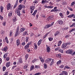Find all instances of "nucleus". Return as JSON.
<instances>
[{
  "mask_svg": "<svg viewBox=\"0 0 75 75\" xmlns=\"http://www.w3.org/2000/svg\"><path fill=\"white\" fill-rule=\"evenodd\" d=\"M15 13L16 14H17V15L20 17L21 16V14H20V11L19 9H16L15 11Z\"/></svg>",
  "mask_w": 75,
  "mask_h": 75,
  "instance_id": "nucleus-1",
  "label": "nucleus"
},
{
  "mask_svg": "<svg viewBox=\"0 0 75 75\" xmlns=\"http://www.w3.org/2000/svg\"><path fill=\"white\" fill-rule=\"evenodd\" d=\"M19 31V26H18L17 29V30L16 31L15 35V37H17L18 35V32Z\"/></svg>",
  "mask_w": 75,
  "mask_h": 75,
  "instance_id": "nucleus-2",
  "label": "nucleus"
},
{
  "mask_svg": "<svg viewBox=\"0 0 75 75\" xmlns=\"http://www.w3.org/2000/svg\"><path fill=\"white\" fill-rule=\"evenodd\" d=\"M24 7H25V6H24L23 5H19L18 9L19 10H21L22 8H24Z\"/></svg>",
  "mask_w": 75,
  "mask_h": 75,
  "instance_id": "nucleus-3",
  "label": "nucleus"
},
{
  "mask_svg": "<svg viewBox=\"0 0 75 75\" xmlns=\"http://www.w3.org/2000/svg\"><path fill=\"white\" fill-rule=\"evenodd\" d=\"M30 9L31 10L30 13H32L34 10L35 9V6H32L30 7Z\"/></svg>",
  "mask_w": 75,
  "mask_h": 75,
  "instance_id": "nucleus-4",
  "label": "nucleus"
},
{
  "mask_svg": "<svg viewBox=\"0 0 75 75\" xmlns=\"http://www.w3.org/2000/svg\"><path fill=\"white\" fill-rule=\"evenodd\" d=\"M72 52H73V51L72 50H68L66 52V53L67 54H71Z\"/></svg>",
  "mask_w": 75,
  "mask_h": 75,
  "instance_id": "nucleus-5",
  "label": "nucleus"
},
{
  "mask_svg": "<svg viewBox=\"0 0 75 75\" xmlns=\"http://www.w3.org/2000/svg\"><path fill=\"white\" fill-rule=\"evenodd\" d=\"M52 60V59L51 58H49V59H47L46 60V61H45V63H50V62Z\"/></svg>",
  "mask_w": 75,
  "mask_h": 75,
  "instance_id": "nucleus-6",
  "label": "nucleus"
},
{
  "mask_svg": "<svg viewBox=\"0 0 75 75\" xmlns=\"http://www.w3.org/2000/svg\"><path fill=\"white\" fill-rule=\"evenodd\" d=\"M59 34H60V32H59V31H57L54 34V36H57V35L58 36L59 35Z\"/></svg>",
  "mask_w": 75,
  "mask_h": 75,
  "instance_id": "nucleus-7",
  "label": "nucleus"
},
{
  "mask_svg": "<svg viewBox=\"0 0 75 75\" xmlns=\"http://www.w3.org/2000/svg\"><path fill=\"white\" fill-rule=\"evenodd\" d=\"M46 46L47 47V52H50V47L48 46V45H46Z\"/></svg>",
  "mask_w": 75,
  "mask_h": 75,
  "instance_id": "nucleus-8",
  "label": "nucleus"
},
{
  "mask_svg": "<svg viewBox=\"0 0 75 75\" xmlns=\"http://www.w3.org/2000/svg\"><path fill=\"white\" fill-rule=\"evenodd\" d=\"M10 62H8L6 63V66L7 68H8V67H9L10 66Z\"/></svg>",
  "mask_w": 75,
  "mask_h": 75,
  "instance_id": "nucleus-9",
  "label": "nucleus"
},
{
  "mask_svg": "<svg viewBox=\"0 0 75 75\" xmlns=\"http://www.w3.org/2000/svg\"><path fill=\"white\" fill-rule=\"evenodd\" d=\"M11 7V5L10 4H8L7 6V8L8 10H10V8Z\"/></svg>",
  "mask_w": 75,
  "mask_h": 75,
  "instance_id": "nucleus-10",
  "label": "nucleus"
},
{
  "mask_svg": "<svg viewBox=\"0 0 75 75\" xmlns=\"http://www.w3.org/2000/svg\"><path fill=\"white\" fill-rule=\"evenodd\" d=\"M8 49V48L6 46L4 48H2L1 49L2 51H7V50Z\"/></svg>",
  "mask_w": 75,
  "mask_h": 75,
  "instance_id": "nucleus-11",
  "label": "nucleus"
},
{
  "mask_svg": "<svg viewBox=\"0 0 75 75\" xmlns=\"http://www.w3.org/2000/svg\"><path fill=\"white\" fill-rule=\"evenodd\" d=\"M62 74L64 75H68V73L65 71H62Z\"/></svg>",
  "mask_w": 75,
  "mask_h": 75,
  "instance_id": "nucleus-12",
  "label": "nucleus"
},
{
  "mask_svg": "<svg viewBox=\"0 0 75 75\" xmlns=\"http://www.w3.org/2000/svg\"><path fill=\"white\" fill-rule=\"evenodd\" d=\"M67 46V44H66V43H64L62 44V48H64L66 47Z\"/></svg>",
  "mask_w": 75,
  "mask_h": 75,
  "instance_id": "nucleus-13",
  "label": "nucleus"
},
{
  "mask_svg": "<svg viewBox=\"0 0 75 75\" xmlns=\"http://www.w3.org/2000/svg\"><path fill=\"white\" fill-rule=\"evenodd\" d=\"M16 45L17 46H19V45H20V40L19 39H18L16 41Z\"/></svg>",
  "mask_w": 75,
  "mask_h": 75,
  "instance_id": "nucleus-14",
  "label": "nucleus"
},
{
  "mask_svg": "<svg viewBox=\"0 0 75 75\" xmlns=\"http://www.w3.org/2000/svg\"><path fill=\"white\" fill-rule=\"evenodd\" d=\"M42 41V40L40 39L39 41H38V46L41 45V42Z\"/></svg>",
  "mask_w": 75,
  "mask_h": 75,
  "instance_id": "nucleus-15",
  "label": "nucleus"
},
{
  "mask_svg": "<svg viewBox=\"0 0 75 75\" xmlns=\"http://www.w3.org/2000/svg\"><path fill=\"white\" fill-rule=\"evenodd\" d=\"M25 28H22L20 29L21 32H22V33L25 31Z\"/></svg>",
  "mask_w": 75,
  "mask_h": 75,
  "instance_id": "nucleus-16",
  "label": "nucleus"
},
{
  "mask_svg": "<svg viewBox=\"0 0 75 75\" xmlns=\"http://www.w3.org/2000/svg\"><path fill=\"white\" fill-rule=\"evenodd\" d=\"M37 10H36L32 14V15L34 17H35V14H36V13H37Z\"/></svg>",
  "mask_w": 75,
  "mask_h": 75,
  "instance_id": "nucleus-17",
  "label": "nucleus"
},
{
  "mask_svg": "<svg viewBox=\"0 0 75 75\" xmlns=\"http://www.w3.org/2000/svg\"><path fill=\"white\" fill-rule=\"evenodd\" d=\"M34 50H36V49H37V44L36 43H34Z\"/></svg>",
  "mask_w": 75,
  "mask_h": 75,
  "instance_id": "nucleus-18",
  "label": "nucleus"
},
{
  "mask_svg": "<svg viewBox=\"0 0 75 75\" xmlns=\"http://www.w3.org/2000/svg\"><path fill=\"white\" fill-rule=\"evenodd\" d=\"M28 48H29V46L28 44H27L25 47L24 49L25 50H26V49H28Z\"/></svg>",
  "mask_w": 75,
  "mask_h": 75,
  "instance_id": "nucleus-19",
  "label": "nucleus"
},
{
  "mask_svg": "<svg viewBox=\"0 0 75 75\" xmlns=\"http://www.w3.org/2000/svg\"><path fill=\"white\" fill-rule=\"evenodd\" d=\"M58 23L59 24H63L64 22L60 20L59 21Z\"/></svg>",
  "mask_w": 75,
  "mask_h": 75,
  "instance_id": "nucleus-20",
  "label": "nucleus"
},
{
  "mask_svg": "<svg viewBox=\"0 0 75 75\" xmlns=\"http://www.w3.org/2000/svg\"><path fill=\"white\" fill-rule=\"evenodd\" d=\"M13 14V12L11 11H10V13H9L8 14V16L9 17H11L12 16V14Z\"/></svg>",
  "mask_w": 75,
  "mask_h": 75,
  "instance_id": "nucleus-21",
  "label": "nucleus"
},
{
  "mask_svg": "<svg viewBox=\"0 0 75 75\" xmlns=\"http://www.w3.org/2000/svg\"><path fill=\"white\" fill-rule=\"evenodd\" d=\"M70 27H75V23H73L70 26Z\"/></svg>",
  "mask_w": 75,
  "mask_h": 75,
  "instance_id": "nucleus-22",
  "label": "nucleus"
},
{
  "mask_svg": "<svg viewBox=\"0 0 75 75\" xmlns=\"http://www.w3.org/2000/svg\"><path fill=\"white\" fill-rule=\"evenodd\" d=\"M61 43H62V42L61 41H59V42L58 46H60V45H61Z\"/></svg>",
  "mask_w": 75,
  "mask_h": 75,
  "instance_id": "nucleus-23",
  "label": "nucleus"
},
{
  "mask_svg": "<svg viewBox=\"0 0 75 75\" xmlns=\"http://www.w3.org/2000/svg\"><path fill=\"white\" fill-rule=\"evenodd\" d=\"M58 11V10H54V9H52L51 10V12H55Z\"/></svg>",
  "mask_w": 75,
  "mask_h": 75,
  "instance_id": "nucleus-24",
  "label": "nucleus"
},
{
  "mask_svg": "<svg viewBox=\"0 0 75 75\" xmlns=\"http://www.w3.org/2000/svg\"><path fill=\"white\" fill-rule=\"evenodd\" d=\"M3 7L2 6H1L0 9H1V12H3Z\"/></svg>",
  "mask_w": 75,
  "mask_h": 75,
  "instance_id": "nucleus-25",
  "label": "nucleus"
},
{
  "mask_svg": "<svg viewBox=\"0 0 75 75\" xmlns=\"http://www.w3.org/2000/svg\"><path fill=\"white\" fill-rule=\"evenodd\" d=\"M75 31V28H73L71 29L70 31H69V33H71L72 31Z\"/></svg>",
  "mask_w": 75,
  "mask_h": 75,
  "instance_id": "nucleus-26",
  "label": "nucleus"
},
{
  "mask_svg": "<svg viewBox=\"0 0 75 75\" xmlns=\"http://www.w3.org/2000/svg\"><path fill=\"white\" fill-rule=\"evenodd\" d=\"M7 53H6L4 55V58H6V57H7Z\"/></svg>",
  "mask_w": 75,
  "mask_h": 75,
  "instance_id": "nucleus-27",
  "label": "nucleus"
},
{
  "mask_svg": "<svg viewBox=\"0 0 75 75\" xmlns=\"http://www.w3.org/2000/svg\"><path fill=\"white\" fill-rule=\"evenodd\" d=\"M44 68L45 69H46L47 68V65L45 63L44 64Z\"/></svg>",
  "mask_w": 75,
  "mask_h": 75,
  "instance_id": "nucleus-28",
  "label": "nucleus"
},
{
  "mask_svg": "<svg viewBox=\"0 0 75 75\" xmlns=\"http://www.w3.org/2000/svg\"><path fill=\"white\" fill-rule=\"evenodd\" d=\"M5 40H6L7 43H8V40L7 37H6L5 38Z\"/></svg>",
  "mask_w": 75,
  "mask_h": 75,
  "instance_id": "nucleus-29",
  "label": "nucleus"
},
{
  "mask_svg": "<svg viewBox=\"0 0 75 75\" xmlns=\"http://www.w3.org/2000/svg\"><path fill=\"white\" fill-rule=\"evenodd\" d=\"M34 68V66H31L30 67V71H32Z\"/></svg>",
  "mask_w": 75,
  "mask_h": 75,
  "instance_id": "nucleus-30",
  "label": "nucleus"
},
{
  "mask_svg": "<svg viewBox=\"0 0 75 75\" xmlns=\"http://www.w3.org/2000/svg\"><path fill=\"white\" fill-rule=\"evenodd\" d=\"M48 34H49V33H47L43 37V38H46V37H47V35H48Z\"/></svg>",
  "mask_w": 75,
  "mask_h": 75,
  "instance_id": "nucleus-31",
  "label": "nucleus"
},
{
  "mask_svg": "<svg viewBox=\"0 0 75 75\" xmlns=\"http://www.w3.org/2000/svg\"><path fill=\"white\" fill-rule=\"evenodd\" d=\"M59 15L62 18H63V14H62V13H60Z\"/></svg>",
  "mask_w": 75,
  "mask_h": 75,
  "instance_id": "nucleus-32",
  "label": "nucleus"
},
{
  "mask_svg": "<svg viewBox=\"0 0 75 75\" xmlns=\"http://www.w3.org/2000/svg\"><path fill=\"white\" fill-rule=\"evenodd\" d=\"M6 68L5 67H4L3 68V71H6Z\"/></svg>",
  "mask_w": 75,
  "mask_h": 75,
  "instance_id": "nucleus-33",
  "label": "nucleus"
},
{
  "mask_svg": "<svg viewBox=\"0 0 75 75\" xmlns=\"http://www.w3.org/2000/svg\"><path fill=\"white\" fill-rule=\"evenodd\" d=\"M72 14L71 15H69L68 16H67V17L68 18H72Z\"/></svg>",
  "mask_w": 75,
  "mask_h": 75,
  "instance_id": "nucleus-34",
  "label": "nucleus"
},
{
  "mask_svg": "<svg viewBox=\"0 0 75 75\" xmlns=\"http://www.w3.org/2000/svg\"><path fill=\"white\" fill-rule=\"evenodd\" d=\"M61 63V60H59L57 62V64L59 65V64H60Z\"/></svg>",
  "mask_w": 75,
  "mask_h": 75,
  "instance_id": "nucleus-35",
  "label": "nucleus"
},
{
  "mask_svg": "<svg viewBox=\"0 0 75 75\" xmlns=\"http://www.w3.org/2000/svg\"><path fill=\"white\" fill-rule=\"evenodd\" d=\"M75 4V1H74L72 3H71V6H73L74 4Z\"/></svg>",
  "mask_w": 75,
  "mask_h": 75,
  "instance_id": "nucleus-36",
  "label": "nucleus"
},
{
  "mask_svg": "<svg viewBox=\"0 0 75 75\" xmlns=\"http://www.w3.org/2000/svg\"><path fill=\"white\" fill-rule=\"evenodd\" d=\"M17 3H16V4H15V5L13 7V8H16V7H17Z\"/></svg>",
  "mask_w": 75,
  "mask_h": 75,
  "instance_id": "nucleus-37",
  "label": "nucleus"
},
{
  "mask_svg": "<svg viewBox=\"0 0 75 75\" xmlns=\"http://www.w3.org/2000/svg\"><path fill=\"white\" fill-rule=\"evenodd\" d=\"M49 40L50 41H52V40H53V38H49Z\"/></svg>",
  "mask_w": 75,
  "mask_h": 75,
  "instance_id": "nucleus-38",
  "label": "nucleus"
},
{
  "mask_svg": "<svg viewBox=\"0 0 75 75\" xmlns=\"http://www.w3.org/2000/svg\"><path fill=\"white\" fill-rule=\"evenodd\" d=\"M69 10L71 11H73V9H72L71 8L69 7Z\"/></svg>",
  "mask_w": 75,
  "mask_h": 75,
  "instance_id": "nucleus-39",
  "label": "nucleus"
},
{
  "mask_svg": "<svg viewBox=\"0 0 75 75\" xmlns=\"http://www.w3.org/2000/svg\"><path fill=\"white\" fill-rule=\"evenodd\" d=\"M46 0H43L42 1V3H46Z\"/></svg>",
  "mask_w": 75,
  "mask_h": 75,
  "instance_id": "nucleus-40",
  "label": "nucleus"
},
{
  "mask_svg": "<svg viewBox=\"0 0 75 75\" xmlns=\"http://www.w3.org/2000/svg\"><path fill=\"white\" fill-rule=\"evenodd\" d=\"M59 52H60L61 53H63L64 51H63V50H59Z\"/></svg>",
  "mask_w": 75,
  "mask_h": 75,
  "instance_id": "nucleus-41",
  "label": "nucleus"
},
{
  "mask_svg": "<svg viewBox=\"0 0 75 75\" xmlns=\"http://www.w3.org/2000/svg\"><path fill=\"white\" fill-rule=\"evenodd\" d=\"M65 68H67V69H69L70 68H71L68 67V66H65Z\"/></svg>",
  "mask_w": 75,
  "mask_h": 75,
  "instance_id": "nucleus-42",
  "label": "nucleus"
},
{
  "mask_svg": "<svg viewBox=\"0 0 75 75\" xmlns=\"http://www.w3.org/2000/svg\"><path fill=\"white\" fill-rule=\"evenodd\" d=\"M49 8H52L54 7V6H48Z\"/></svg>",
  "mask_w": 75,
  "mask_h": 75,
  "instance_id": "nucleus-43",
  "label": "nucleus"
},
{
  "mask_svg": "<svg viewBox=\"0 0 75 75\" xmlns=\"http://www.w3.org/2000/svg\"><path fill=\"white\" fill-rule=\"evenodd\" d=\"M41 74L40 73H37L35 74H34V75H39Z\"/></svg>",
  "mask_w": 75,
  "mask_h": 75,
  "instance_id": "nucleus-44",
  "label": "nucleus"
},
{
  "mask_svg": "<svg viewBox=\"0 0 75 75\" xmlns=\"http://www.w3.org/2000/svg\"><path fill=\"white\" fill-rule=\"evenodd\" d=\"M57 57H61V54H58L57 55Z\"/></svg>",
  "mask_w": 75,
  "mask_h": 75,
  "instance_id": "nucleus-45",
  "label": "nucleus"
},
{
  "mask_svg": "<svg viewBox=\"0 0 75 75\" xmlns=\"http://www.w3.org/2000/svg\"><path fill=\"white\" fill-rule=\"evenodd\" d=\"M64 67V65H62L60 66V68H63Z\"/></svg>",
  "mask_w": 75,
  "mask_h": 75,
  "instance_id": "nucleus-46",
  "label": "nucleus"
},
{
  "mask_svg": "<svg viewBox=\"0 0 75 75\" xmlns=\"http://www.w3.org/2000/svg\"><path fill=\"white\" fill-rule=\"evenodd\" d=\"M1 34H4V31H3V30H2L1 31Z\"/></svg>",
  "mask_w": 75,
  "mask_h": 75,
  "instance_id": "nucleus-47",
  "label": "nucleus"
},
{
  "mask_svg": "<svg viewBox=\"0 0 75 75\" xmlns=\"http://www.w3.org/2000/svg\"><path fill=\"white\" fill-rule=\"evenodd\" d=\"M37 61V59H35L34 60H33L32 61L33 63H34V62H35V61Z\"/></svg>",
  "mask_w": 75,
  "mask_h": 75,
  "instance_id": "nucleus-48",
  "label": "nucleus"
},
{
  "mask_svg": "<svg viewBox=\"0 0 75 75\" xmlns=\"http://www.w3.org/2000/svg\"><path fill=\"white\" fill-rule=\"evenodd\" d=\"M40 61L43 63H44V59H41V60H40Z\"/></svg>",
  "mask_w": 75,
  "mask_h": 75,
  "instance_id": "nucleus-49",
  "label": "nucleus"
},
{
  "mask_svg": "<svg viewBox=\"0 0 75 75\" xmlns=\"http://www.w3.org/2000/svg\"><path fill=\"white\" fill-rule=\"evenodd\" d=\"M13 34V32H10V36L11 37L12 35V34Z\"/></svg>",
  "mask_w": 75,
  "mask_h": 75,
  "instance_id": "nucleus-50",
  "label": "nucleus"
},
{
  "mask_svg": "<svg viewBox=\"0 0 75 75\" xmlns=\"http://www.w3.org/2000/svg\"><path fill=\"white\" fill-rule=\"evenodd\" d=\"M8 71H6V73L4 74V75H8Z\"/></svg>",
  "mask_w": 75,
  "mask_h": 75,
  "instance_id": "nucleus-51",
  "label": "nucleus"
},
{
  "mask_svg": "<svg viewBox=\"0 0 75 75\" xmlns=\"http://www.w3.org/2000/svg\"><path fill=\"white\" fill-rule=\"evenodd\" d=\"M28 40H29V38H26V42H28Z\"/></svg>",
  "mask_w": 75,
  "mask_h": 75,
  "instance_id": "nucleus-52",
  "label": "nucleus"
},
{
  "mask_svg": "<svg viewBox=\"0 0 75 75\" xmlns=\"http://www.w3.org/2000/svg\"><path fill=\"white\" fill-rule=\"evenodd\" d=\"M52 19V18H50V17H48L47 18V20H51Z\"/></svg>",
  "mask_w": 75,
  "mask_h": 75,
  "instance_id": "nucleus-53",
  "label": "nucleus"
},
{
  "mask_svg": "<svg viewBox=\"0 0 75 75\" xmlns=\"http://www.w3.org/2000/svg\"><path fill=\"white\" fill-rule=\"evenodd\" d=\"M28 56L27 55H26V56H25V59L26 60L27 59V58H28Z\"/></svg>",
  "mask_w": 75,
  "mask_h": 75,
  "instance_id": "nucleus-54",
  "label": "nucleus"
},
{
  "mask_svg": "<svg viewBox=\"0 0 75 75\" xmlns=\"http://www.w3.org/2000/svg\"><path fill=\"white\" fill-rule=\"evenodd\" d=\"M6 61H9V57H7L6 58Z\"/></svg>",
  "mask_w": 75,
  "mask_h": 75,
  "instance_id": "nucleus-55",
  "label": "nucleus"
},
{
  "mask_svg": "<svg viewBox=\"0 0 75 75\" xmlns=\"http://www.w3.org/2000/svg\"><path fill=\"white\" fill-rule=\"evenodd\" d=\"M0 18L1 20H2L3 19V17H2L1 16H0Z\"/></svg>",
  "mask_w": 75,
  "mask_h": 75,
  "instance_id": "nucleus-56",
  "label": "nucleus"
},
{
  "mask_svg": "<svg viewBox=\"0 0 75 75\" xmlns=\"http://www.w3.org/2000/svg\"><path fill=\"white\" fill-rule=\"evenodd\" d=\"M67 37H69V35H66L65 36V38H67Z\"/></svg>",
  "mask_w": 75,
  "mask_h": 75,
  "instance_id": "nucleus-57",
  "label": "nucleus"
},
{
  "mask_svg": "<svg viewBox=\"0 0 75 75\" xmlns=\"http://www.w3.org/2000/svg\"><path fill=\"white\" fill-rule=\"evenodd\" d=\"M22 45H25V42H23L22 43Z\"/></svg>",
  "mask_w": 75,
  "mask_h": 75,
  "instance_id": "nucleus-58",
  "label": "nucleus"
},
{
  "mask_svg": "<svg viewBox=\"0 0 75 75\" xmlns=\"http://www.w3.org/2000/svg\"><path fill=\"white\" fill-rule=\"evenodd\" d=\"M54 64V62H51V63L50 64V65H52Z\"/></svg>",
  "mask_w": 75,
  "mask_h": 75,
  "instance_id": "nucleus-59",
  "label": "nucleus"
},
{
  "mask_svg": "<svg viewBox=\"0 0 75 75\" xmlns=\"http://www.w3.org/2000/svg\"><path fill=\"white\" fill-rule=\"evenodd\" d=\"M3 25L4 26H6V22H4L3 23Z\"/></svg>",
  "mask_w": 75,
  "mask_h": 75,
  "instance_id": "nucleus-60",
  "label": "nucleus"
},
{
  "mask_svg": "<svg viewBox=\"0 0 75 75\" xmlns=\"http://www.w3.org/2000/svg\"><path fill=\"white\" fill-rule=\"evenodd\" d=\"M69 13L70 12L69 11H67V15H69Z\"/></svg>",
  "mask_w": 75,
  "mask_h": 75,
  "instance_id": "nucleus-61",
  "label": "nucleus"
},
{
  "mask_svg": "<svg viewBox=\"0 0 75 75\" xmlns=\"http://www.w3.org/2000/svg\"><path fill=\"white\" fill-rule=\"evenodd\" d=\"M72 15H73L72 17H73V18H75V15H74V14H72Z\"/></svg>",
  "mask_w": 75,
  "mask_h": 75,
  "instance_id": "nucleus-62",
  "label": "nucleus"
},
{
  "mask_svg": "<svg viewBox=\"0 0 75 75\" xmlns=\"http://www.w3.org/2000/svg\"><path fill=\"white\" fill-rule=\"evenodd\" d=\"M54 22H53L50 25V26H52V25H54Z\"/></svg>",
  "mask_w": 75,
  "mask_h": 75,
  "instance_id": "nucleus-63",
  "label": "nucleus"
},
{
  "mask_svg": "<svg viewBox=\"0 0 75 75\" xmlns=\"http://www.w3.org/2000/svg\"><path fill=\"white\" fill-rule=\"evenodd\" d=\"M27 68V66H25L23 67V69H26Z\"/></svg>",
  "mask_w": 75,
  "mask_h": 75,
  "instance_id": "nucleus-64",
  "label": "nucleus"
}]
</instances>
